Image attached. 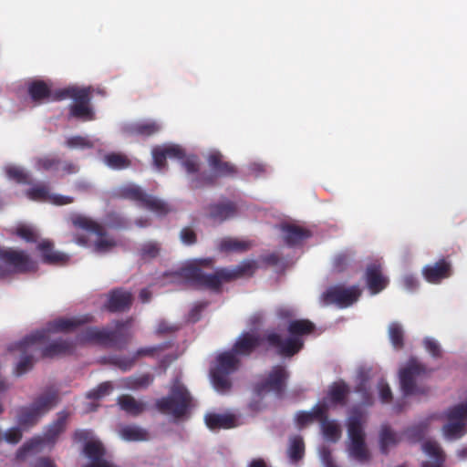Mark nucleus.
<instances>
[{"label": "nucleus", "instance_id": "nucleus-60", "mask_svg": "<svg viewBox=\"0 0 467 467\" xmlns=\"http://www.w3.org/2000/svg\"><path fill=\"white\" fill-rule=\"evenodd\" d=\"M456 455L458 459L461 461L467 459V446H462L459 448L456 451Z\"/></svg>", "mask_w": 467, "mask_h": 467}, {"label": "nucleus", "instance_id": "nucleus-37", "mask_svg": "<svg viewBox=\"0 0 467 467\" xmlns=\"http://www.w3.org/2000/svg\"><path fill=\"white\" fill-rule=\"evenodd\" d=\"M12 233L27 243H35L39 240L38 230L27 223H19L12 229Z\"/></svg>", "mask_w": 467, "mask_h": 467}, {"label": "nucleus", "instance_id": "nucleus-32", "mask_svg": "<svg viewBox=\"0 0 467 467\" xmlns=\"http://www.w3.org/2000/svg\"><path fill=\"white\" fill-rule=\"evenodd\" d=\"M119 436L127 441H141L149 438L148 432L135 425L121 426L118 431Z\"/></svg>", "mask_w": 467, "mask_h": 467}, {"label": "nucleus", "instance_id": "nucleus-43", "mask_svg": "<svg viewBox=\"0 0 467 467\" xmlns=\"http://www.w3.org/2000/svg\"><path fill=\"white\" fill-rule=\"evenodd\" d=\"M403 328L397 322L390 323L389 326V337L394 348H401L403 345Z\"/></svg>", "mask_w": 467, "mask_h": 467}, {"label": "nucleus", "instance_id": "nucleus-45", "mask_svg": "<svg viewBox=\"0 0 467 467\" xmlns=\"http://www.w3.org/2000/svg\"><path fill=\"white\" fill-rule=\"evenodd\" d=\"M152 382V378L144 374L135 378H129L126 386L130 389H144Z\"/></svg>", "mask_w": 467, "mask_h": 467}, {"label": "nucleus", "instance_id": "nucleus-31", "mask_svg": "<svg viewBox=\"0 0 467 467\" xmlns=\"http://www.w3.org/2000/svg\"><path fill=\"white\" fill-rule=\"evenodd\" d=\"M208 162L216 175H229L235 171L232 164L223 161V156L217 151H213L209 154Z\"/></svg>", "mask_w": 467, "mask_h": 467}, {"label": "nucleus", "instance_id": "nucleus-59", "mask_svg": "<svg viewBox=\"0 0 467 467\" xmlns=\"http://www.w3.org/2000/svg\"><path fill=\"white\" fill-rule=\"evenodd\" d=\"M173 329L172 327L169 326L166 322H160L158 327H157V331L159 333H166V332H170Z\"/></svg>", "mask_w": 467, "mask_h": 467}, {"label": "nucleus", "instance_id": "nucleus-58", "mask_svg": "<svg viewBox=\"0 0 467 467\" xmlns=\"http://www.w3.org/2000/svg\"><path fill=\"white\" fill-rule=\"evenodd\" d=\"M155 350H156V348H140V349L137 351L136 356H137V357L150 356V355H151Z\"/></svg>", "mask_w": 467, "mask_h": 467}, {"label": "nucleus", "instance_id": "nucleus-11", "mask_svg": "<svg viewBox=\"0 0 467 467\" xmlns=\"http://www.w3.org/2000/svg\"><path fill=\"white\" fill-rule=\"evenodd\" d=\"M427 368L416 358H410L399 370L400 384L404 395H419L426 392L421 384Z\"/></svg>", "mask_w": 467, "mask_h": 467}, {"label": "nucleus", "instance_id": "nucleus-54", "mask_svg": "<svg viewBox=\"0 0 467 467\" xmlns=\"http://www.w3.org/2000/svg\"><path fill=\"white\" fill-rule=\"evenodd\" d=\"M400 284L404 289L412 291L418 287L419 282L415 276L411 275H405L402 276Z\"/></svg>", "mask_w": 467, "mask_h": 467}, {"label": "nucleus", "instance_id": "nucleus-17", "mask_svg": "<svg viewBox=\"0 0 467 467\" xmlns=\"http://www.w3.org/2000/svg\"><path fill=\"white\" fill-rule=\"evenodd\" d=\"M3 265L16 271H27L34 269L35 262L23 251L0 249V267ZM5 274V271L0 270V275Z\"/></svg>", "mask_w": 467, "mask_h": 467}, {"label": "nucleus", "instance_id": "nucleus-1", "mask_svg": "<svg viewBox=\"0 0 467 467\" xmlns=\"http://www.w3.org/2000/svg\"><path fill=\"white\" fill-rule=\"evenodd\" d=\"M84 320L81 318H59L47 325L40 331H36L26 337L23 340L9 346L8 352L18 358L14 372L17 376L30 370L37 357H55L71 353L72 343L62 339L53 340L50 344L51 334L63 331H70Z\"/></svg>", "mask_w": 467, "mask_h": 467}, {"label": "nucleus", "instance_id": "nucleus-6", "mask_svg": "<svg viewBox=\"0 0 467 467\" xmlns=\"http://www.w3.org/2000/svg\"><path fill=\"white\" fill-rule=\"evenodd\" d=\"M154 166L158 171L165 168L167 158L182 160V166L185 169L187 178L192 187L198 188L203 184L204 179L201 178L199 162L195 156L185 158L184 150L178 144L167 143L157 146L151 150Z\"/></svg>", "mask_w": 467, "mask_h": 467}, {"label": "nucleus", "instance_id": "nucleus-63", "mask_svg": "<svg viewBox=\"0 0 467 467\" xmlns=\"http://www.w3.org/2000/svg\"><path fill=\"white\" fill-rule=\"evenodd\" d=\"M8 387H9L8 383L0 374V393L8 389Z\"/></svg>", "mask_w": 467, "mask_h": 467}, {"label": "nucleus", "instance_id": "nucleus-26", "mask_svg": "<svg viewBox=\"0 0 467 467\" xmlns=\"http://www.w3.org/2000/svg\"><path fill=\"white\" fill-rule=\"evenodd\" d=\"M38 250L40 251L41 256L44 262L48 264H63L68 260V255L55 251L53 249V244L48 240L41 241L37 245Z\"/></svg>", "mask_w": 467, "mask_h": 467}, {"label": "nucleus", "instance_id": "nucleus-38", "mask_svg": "<svg viewBox=\"0 0 467 467\" xmlns=\"http://www.w3.org/2000/svg\"><path fill=\"white\" fill-rule=\"evenodd\" d=\"M96 140H92L88 136H70L65 140V146L70 150H87L95 146Z\"/></svg>", "mask_w": 467, "mask_h": 467}, {"label": "nucleus", "instance_id": "nucleus-53", "mask_svg": "<svg viewBox=\"0 0 467 467\" xmlns=\"http://www.w3.org/2000/svg\"><path fill=\"white\" fill-rule=\"evenodd\" d=\"M319 456L324 467H337V465L333 461L329 449L322 447L319 450Z\"/></svg>", "mask_w": 467, "mask_h": 467}, {"label": "nucleus", "instance_id": "nucleus-19", "mask_svg": "<svg viewBox=\"0 0 467 467\" xmlns=\"http://www.w3.org/2000/svg\"><path fill=\"white\" fill-rule=\"evenodd\" d=\"M286 378L287 374L284 368H275L269 374L265 382L258 387V395L261 396L270 392H274L275 395H279L285 387Z\"/></svg>", "mask_w": 467, "mask_h": 467}, {"label": "nucleus", "instance_id": "nucleus-13", "mask_svg": "<svg viewBox=\"0 0 467 467\" xmlns=\"http://www.w3.org/2000/svg\"><path fill=\"white\" fill-rule=\"evenodd\" d=\"M118 195L140 202L143 207L152 211L158 215H165L171 212V207L166 202L158 197L144 193L139 186L132 183L119 187Z\"/></svg>", "mask_w": 467, "mask_h": 467}, {"label": "nucleus", "instance_id": "nucleus-41", "mask_svg": "<svg viewBox=\"0 0 467 467\" xmlns=\"http://www.w3.org/2000/svg\"><path fill=\"white\" fill-rule=\"evenodd\" d=\"M305 451V444L301 436H293L289 441L288 456L292 462L300 460Z\"/></svg>", "mask_w": 467, "mask_h": 467}, {"label": "nucleus", "instance_id": "nucleus-28", "mask_svg": "<svg viewBox=\"0 0 467 467\" xmlns=\"http://www.w3.org/2000/svg\"><path fill=\"white\" fill-rule=\"evenodd\" d=\"M131 294L124 290H116L109 297L108 308L111 311H121L131 304Z\"/></svg>", "mask_w": 467, "mask_h": 467}, {"label": "nucleus", "instance_id": "nucleus-22", "mask_svg": "<svg viewBox=\"0 0 467 467\" xmlns=\"http://www.w3.org/2000/svg\"><path fill=\"white\" fill-rule=\"evenodd\" d=\"M366 281L372 295L379 293L386 288L389 284V279L382 275L380 266L375 264L368 266Z\"/></svg>", "mask_w": 467, "mask_h": 467}, {"label": "nucleus", "instance_id": "nucleus-25", "mask_svg": "<svg viewBox=\"0 0 467 467\" xmlns=\"http://www.w3.org/2000/svg\"><path fill=\"white\" fill-rule=\"evenodd\" d=\"M326 413V406L317 403L309 411H298L295 415V422L299 429L312 424L316 420H321Z\"/></svg>", "mask_w": 467, "mask_h": 467}, {"label": "nucleus", "instance_id": "nucleus-24", "mask_svg": "<svg viewBox=\"0 0 467 467\" xmlns=\"http://www.w3.org/2000/svg\"><path fill=\"white\" fill-rule=\"evenodd\" d=\"M401 441V435L387 425H382L379 432V446L383 454L389 453Z\"/></svg>", "mask_w": 467, "mask_h": 467}, {"label": "nucleus", "instance_id": "nucleus-21", "mask_svg": "<svg viewBox=\"0 0 467 467\" xmlns=\"http://www.w3.org/2000/svg\"><path fill=\"white\" fill-rule=\"evenodd\" d=\"M422 275L427 282L438 284L451 275V265L444 260L428 265L422 269Z\"/></svg>", "mask_w": 467, "mask_h": 467}, {"label": "nucleus", "instance_id": "nucleus-51", "mask_svg": "<svg viewBox=\"0 0 467 467\" xmlns=\"http://www.w3.org/2000/svg\"><path fill=\"white\" fill-rule=\"evenodd\" d=\"M379 396L383 403L389 402L392 400V392L388 383L380 380L378 384Z\"/></svg>", "mask_w": 467, "mask_h": 467}, {"label": "nucleus", "instance_id": "nucleus-35", "mask_svg": "<svg viewBox=\"0 0 467 467\" xmlns=\"http://www.w3.org/2000/svg\"><path fill=\"white\" fill-rule=\"evenodd\" d=\"M251 247V243L244 240L226 237L218 244V248L223 252H244Z\"/></svg>", "mask_w": 467, "mask_h": 467}, {"label": "nucleus", "instance_id": "nucleus-15", "mask_svg": "<svg viewBox=\"0 0 467 467\" xmlns=\"http://www.w3.org/2000/svg\"><path fill=\"white\" fill-rule=\"evenodd\" d=\"M361 294L358 286L345 287L335 285L329 287L320 296V301L324 306L335 304L339 307H347L355 303Z\"/></svg>", "mask_w": 467, "mask_h": 467}, {"label": "nucleus", "instance_id": "nucleus-52", "mask_svg": "<svg viewBox=\"0 0 467 467\" xmlns=\"http://www.w3.org/2000/svg\"><path fill=\"white\" fill-rule=\"evenodd\" d=\"M57 171L60 172L62 176L74 174L78 171V166L69 161L60 162L58 161V169Z\"/></svg>", "mask_w": 467, "mask_h": 467}, {"label": "nucleus", "instance_id": "nucleus-3", "mask_svg": "<svg viewBox=\"0 0 467 467\" xmlns=\"http://www.w3.org/2000/svg\"><path fill=\"white\" fill-rule=\"evenodd\" d=\"M211 259H195L188 261L181 269L179 275L186 282L198 286L217 288L222 282L253 275L257 269L254 260L246 259L232 269H220L214 274L206 275L201 266L208 265Z\"/></svg>", "mask_w": 467, "mask_h": 467}, {"label": "nucleus", "instance_id": "nucleus-20", "mask_svg": "<svg viewBox=\"0 0 467 467\" xmlns=\"http://www.w3.org/2000/svg\"><path fill=\"white\" fill-rule=\"evenodd\" d=\"M161 124L155 120H140L122 126V131L128 136H150L159 132Z\"/></svg>", "mask_w": 467, "mask_h": 467}, {"label": "nucleus", "instance_id": "nucleus-2", "mask_svg": "<svg viewBox=\"0 0 467 467\" xmlns=\"http://www.w3.org/2000/svg\"><path fill=\"white\" fill-rule=\"evenodd\" d=\"M259 337L254 331L243 333L236 340L232 351L217 355L210 370L211 381L216 391L227 392L232 382L230 374L234 372L239 364L236 355H248L258 345Z\"/></svg>", "mask_w": 467, "mask_h": 467}, {"label": "nucleus", "instance_id": "nucleus-29", "mask_svg": "<svg viewBox=\"0 0 467 467\" xmlns=\"http://www.w3.org/2000/svg\"><path fill=\"white\" fill-rule=\"evenodd\" d=\"M320 427L323 437L327 441L336 442L341 437L340 424L335 420H329L323 415Z\"/></svg>", "mask_w": 467, "mask_h": 467}, {"label": "nucleus", "instance_id": "nucleus-10", "mask_svg": "<svg viewBox=\"0 0 467 467\" xmlns=\"http://www.w3.org/2000/svg\"><path fill=\"white\" fill-rule=\"evenodd\" d=\"M58 401L56 390L48 389L37 396L30 404L21 408L18 416V423L28 428L36 424L41 418L52 410Z\"/></svg>", "mask_w": 467, "mask_h": 467}, {"label": "nucleus", "instance_id": "nucleus-64", "mask_svg": "<svg viewBox=\"0 0 467 467\" xmlns=\"http://www.w3.org/2000/svg\"><path fill=\"white\" fill-rule=\"evenodd\" d=\"M347 261V257L345 255H337L335 257V264L339 265L341 263H345Z\"/></svg>", "mask_w": 467, "mask_h": 467}, {"label": "nucleus", "instance_id": "nucleus-30", "mask_svg": "<svg viewBox=\"0 0 467 467\" xmlns=\"http://www.w3.org/2000/svg\"><path fill=\"white\" fill-rule=\"evenodd\" d=\"M283 236L288 244L294 245L309 237V231L294 224L282 226Z\"/></svg>", "mask_w": 467, "mask_h": 467}, {"label": "nucleus", "instance_id": "nucleus-61", "mask_svg": "<svg viewBox=\"0 0 467 467\" xmlns=\"http://www.w3.org/2000/svg\"><path fill=\"white\" fill-rule=\"evenodd\" d=\"M150 298V293L148 289H142L140 293V299L142 303H146Z\"/></svg>", "mask_w": 467, "mask_h": 467}, {"label": "nucleus", "instance_id": "nucleus-9", "mask_svg": "<svg viewBox=\"0 0 467 467\" xmlns=\"http://www.w3.org/2000/svg\"><path fill=\"white\" fill-rule=\"evenodd\" d=\"M67 417L68 414L65 411L59 412L57 420L48 425L43 435L34 437L17 451L16 459L23 461L31 453L53 446L58 436L64 431Z\"/></svg>", "mask_w": 467, "mask_h": 467}, {"label": "nucleus", "instance_id": "nucleus-8", "mask_svg": "<svg viewBox=\"0 0 467 467\" xmlns=\"http://www.w3.org/2000/svg\"><path fill=\"white\" fill-rule=\"evenodd\" d=\"M314 325L308 320H294L289 324V337L281 340L279 336L271 333L268 335V341L271 345L276 347L280 354L285 356H293L303 347L302 337L312 332Z\"/></svg>", "mask_w": 467, "mask_h": 467}, {"label": "nucleus", "instance_id": "nucleus-16", "mask_svg": "<svg viewBox=\"0 0 467 467\" xmlns=\"http://www.w3.org/2000/svg\"><path fill=\"white\" fill-rule=\"evenodd\" d=\"M67 92L74 100L70 107V115L84 121L93 119L94 112L89 106V88H70Z\"/></svg>", "mask_w": 467, "mask_h": 467}, {"label": "nucleus", "instance_id": "nucleus-62", "mask_svg": "<svg viewBox=\"0 0 467 467\" xmlns=\"http://www.w3.org/2000/svg\"><path fill=\"white\" fill-rule=\"evenodd\" d=\"M132 364H133V359L119 361L118 363L119 368H122L123 370L129 369L132 366Z\"/></svg>", "mask_w": 467, "mask_h": 467}, {"label": "nucleus", "instance_id": "nucleus-5", "mask_svg": "<svg viewBox=\"0 0 467 467\" xmlns=\"http://www.w3.org/2000/svg\"><path fill=\"white\" fill-rule=\"evenodd\" d=\"M443 418L448 421L441 429L443 437L448 441H455L462 438L467 433V400L464 403L450 408L445 413H432L428 415L416 425L408 429L405 434L410 439L420 438L429 425Z\"/></svg>", "mask_w": 467, "mask_h": 467}, {"label": "nucleus", "instance_id": "nucleus-47", "mask_svg": "<svg viewBox=\"0 0 467 467\" xmlns=\"http://www.w3.org/2000/svg\"><path fill=\"white\" fill-rule=\"evenodd\" d=\"M22 439V431L18 427H12L2 433V441L9 444H16Z\"/></svg>", "mask_w": 467, "mask_h": 467}, {"label": "nucleus", "instance_id": "nucleus-50", "mask_svg": "<svg viewBox=\"0 0 467 467\" xmlns=\"http://www.w3.org/2000/svg\"><path fill=\"white\" fill-rule=\"evenodd\" d=\"M423 346L427 352H429L433 357L440 356L441 352L440 343L432 337H427L423 339Z\"/></svg>", "mask_w": 467, "mask_h": 467}, {"label": "nucleus", "instance_id": "nucleus-42", "mask_svg": "<svg viewBox=\"0 0 467 467\" xmlns=\"http://www.w3.org/2000/svg\"><path fill=\"white\" fill-rule=\"evenodd\" d=\"M5 173L10 180L19 183H26L29 181V174L21 167L16 165H6Z\"/></svg>", "mask_w": 467, "mask_h": 467}, {"label": "nucleus", "instance_id": "nucleus-34", "mask_svg": "<svg viewBox=\"0 0 467 467\" xmlns=\"http://www.w3.org/2000/svg\"><path fill=\"white\" fill-rule=\"evenodd\" d=\"M118 403L121 410L131 415H138L146 408L143 401L137 400L130 395H123L119 397Z\"/></svg>", "mask_w": 467, "mask_h": 467}, {"label": "nucleus", "instance_id": "nucleus-14", "mask_svg": "<svg viewBox=\"0 0 467 467\" xmlns=\"http://www.w3.org/2000/svg\"><path fill=\"white\" fill-rule=\"evenodd\" d=\"M76 437L84 442L83 452L90 461L86 467H115L110 462L104 459L103 444L92 431L82 430L76 433Z\"/></svg>", "mask_w": 467, "mask_h": 467}, {"label": "nucleus", "instance_id": "nucleus-56", "mask_svg": "<svg viewBox=\"0 0 467 467\" xmlns=\"http://www.w3.org/2000/svg\"><path fill=\"white\" fill-rule=\"evenodd\" d=\"M250 172L254 176H259L265 171V166L262 163L254 162L250 166Z\"/></svg>", "mask_w": 467, "mask_h": 467}, {"label": "nucleus", "instance_id": "nucleus-18", "mask_svg": "<svg viewBox=\"0 0 467 467\" xmlns=\"http://www.w3.org/2000/svg\"><path fill=\"white\" fill-rule=\"evenodd\" d=\"M26 194L32 201L48 202L54 205H67L74 201V198L71 196L51 192L44 185H36L27 190Z\"/></svg>", "mask_w": 467, "mask_h": 467}, {"label": "nucleus", "instance_id": "nucleus-48", "mask_svg": "<svg viewBox=\"0 0 467 467\" xmlns=\"http://www.w3.org/2000/svg\"><path fill=\"white\" fill-rule=\"evenodd\" d=\"M36 167L39 171H56L58 169V161L55 158L43 157L36 161Z\"/></svg>", "mask_w": 467, "mask_h": 467}, {"label": "nucleus", "instance_id": "nucleus-33", "mask_svg": "<svg viewBox=\"0 0 467 467\" xmlns=\"http://www.w3.org/2000/svg\"><path fill=\"white\" fill-rule=\"evenodd\" d=\"M209 214L215 222H223L234 216L235 207L231 202L212 205Z\"/></svg>", "mask_w": 467, "mask_h": 467}, {"label": "nucleus", "instance_id": "nucleus-23", "mask_svg": "<svg viewBox=\"0 0 467 467\" xmlns=\"http://www.w3.org/2000/svg\"><path fill=\"white\" fill-rule=\"evenodd\" d=\"M422 451L429 458L422 463V467H442L445 461V454L437 441H425L422 444Z\"/></svg>", "mask_w": 467, "mask_h": 467}, {"label": "nucleus", "instance_id": "nucleus-55", "mask_svg": "<svg viewBox=\"0 0 467 467\" xmlns=\"http://www.w3.org/2000/svg\"><path fill=\"white\" fill-rule=\"evenodd\" d=\"M180 239L184 244H192L196 242V234L190 228H183L180 233Z\"/></svg>", "mask_w": 467, "mask_h": 467}, {"label": "nucleus", "instance_id": "nucleus-39", "mask_svg": "<svg viewBox=\"0 0 467 467\" xmlns=\"http://www.w3.org/2000/svg\"><path fill=\"white\" fill-rule=\"evenodd\" d=\"M104 164L113 170H121L128 168L130 161L127 156L121 153L111 152L103 157Z\"/></svg>", "mask_w": 467, "mask_h": 467}, {"label": "nucleus", "instance_id": "nucleus-36", "mask_svg": "<svg viewBox=\"0 0 467 467\" xmlns=\"http://www.w3.org/2000/svg\"><path fill=\"white\" fill-rule=\"evenodd\" d=\"M347 392V386L343 382L335 383L330 387L327 397L319 404L325 405L327 410L331 404L341 401Z\"/></svg>", "mask_w": 467, "mask_h": 467}, {"label": "nucleus", "instance_id": "nucleus-49", "mask_svg": "<svg viewBox=\"0 0 467 467\" xmlns=\"http://www.w3.org/2000/svg\"><path fill=\"white\" fill-rule=\"evenodd\" d=\"M113 389L110 382H104L100 384L97 389L88 392L87 397L89 399H100L109 394Z\"/></svg>", "mask_w": 467, "mask_h": 467}, {"label": "nucleus", "instance_id": "nucleus-12", "mask_svg": "<svg viewBox=\"0 0 467 467\" xmlns=\"http://www.w3.org/2000/svg\"><path fill=\"white\" fill-rule=\"evenodd\" d=\"M159 409L174 418L184 416L191 406V396L184 386L176 381L167 398L158 400Z\"/></svg>", "mask_w": 467, "mask_h": 467}, {"label": "nucleus", "instance_id": "nucleus-40", "mask_svg": "<svg viewBox=\"0 0 467 467\" xmlns=\"http://www.w3.org/2000/svg\"><path fill=\"white\" fill-rule=\"evenodd\" d=\"M116 338V331L106 328L89 327L86 330L85 340L112 341Z\"/></svg>", "mask_w": 467, "mask_h": 467}, {"label": "nucleus", "instance_id": "nucleus-44", "mask_svg": "<svg viewBox=\"0 0 467 467\" xmlns=\"http://www.w3.org/2000/svg\"><path fill=\"white\" fill-rule=\"evenodd\" d=\"M29 93L33 99H42L49 95V88L43 81H34L30 84Z\"/></svg>", "mask_w": 467, "mask_h": 467}, {"label": "nucleus", "instance_id": "nucleus-7", "mask_svg": "<svg viewBox=\"0 0 467 467\" xmlns=\"http://www.w3.org/2000/svg\"><path fill=\"white\" fill-rule=\"evenodd\" d=\"M365 414L362 411L354 410L348 417L347 423V451L351 458L358 462H367L370 459V452L365 441Z\"/></svg>", "mask_w": 467, "mask_h": 467}, {"label": "nucleus", "instance_id": "nucleus-46", "mask_svg": "<svg viewBox=\"0 0 467 467\" xmlns=\"http://www.w3.org/2000/svg\"><path fill=\"white\" fill-rule=\"evenodd\" d=\"M160 246L155 242H146L140 248V255L145 259L154 258L159 254Z\"/></svg>", "mask_w": 467, "mask_h": 467}, {"label": "nucleus", "instance_id": "nucleus-57", "mask_svg": "<svg viewBox=\"0 0 467 467\" xmlns=\"http://www.w3.org/2000/svg\"><path fill=\"white\" fill-rule=\"evenodd\" d=\"M36 467H57V466L51 460L42 458L37 461Z\"/></svg>", "mask_w": 467, "mask_h": 467}, {"label": "nucleus", "instance_id": "nucleus-4", "mask_svg": "<svg viewBox=\"0 0 467 467\" xmlns=\"http://www.w3.org/2000/svg\"><path fill=\"white\" fill-rule=\"evenodd\" d=\"M68 222L76 231L73 241L78 245L89 248L98 254L107 253L116 245V241L108 234L104 227L88 216L72 213Z\"/></svg>", "mask_w": 467, "mask_h": 467}, {"label": "nucleus", "instance_id": "nucleus-27", "mask_svg": "<svg viewBox=\"0 0 467 467\" xmlns=\"http://www.w3.org/2000/svg\"><path fill=\"white\" fill-rule=\"evenodd\" d=\"M205 423L211 430L230 429L237 426V419L232 414L209 413L205 416Z\"/></svg>", "mask_w": 467, "mask_h": 467}]
</instances>
